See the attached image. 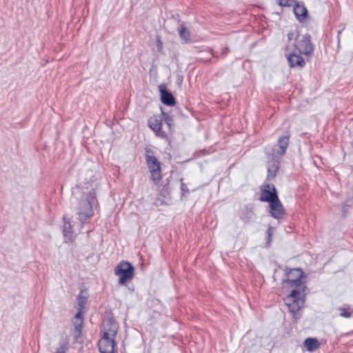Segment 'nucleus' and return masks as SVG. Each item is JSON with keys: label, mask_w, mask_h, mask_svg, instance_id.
Instances as JSON below:
<instances>
[{"label": "nucleus", "mask_w": 353, "mask_h": 353, "mask_svg": "<svg viewBox=\"0 0 353 353\" xmlns=\"http://www.w3.org/2000/svg\"><path fill=\"white\" fill-rule=\"evenodd\" d=\"M285 303L288 306L290 312L293 314V316L296 319L299 318V316H296L299 315V311L304 304V301L290 300V301H285Z\"/></svg>", "instance_id": "obj_17"}, {"label": "nucleus", "mask_w": 353, "mask_h": 353, "mask_svg": "<svg viewBox=\"0 0 353 353\" xmlns=\"http://www.w3.org/2000/svg\"><path fill=\"white\" fill-rule=\"evenodd\" d=\"M268 163V174L266 179L271 181L275 178L279 170L280 159L274 157H267Z\"/></svg>", "instance_id": "obj_11"}, {"label": "nucleus", "mask_w": 353, "mask_h": 353, "mask_svg": "<svg viewBox=\"0 0 353 353\" xmlns=\"http://www.w3.org/2000/svg\"><path fill=\"white\" fill-rule=\"evenodd\" d=\"M63 235L65 238V243L73 241V225L70 218L63 216Z\"/></svg>", "instance_id": "obj_14"}, {"label": "nucleus", "mask_w": 353, "mask_h": 353, "mask_svg": "<svg viewBox=\"0 0 353 353\" xmlns=\"http://www.w3.org/2000/svg\"><path fill=\"white\" fill-rule=\"evenodd\" d=\"M340 312L339 316L343 318H350L352 316L353 310L348 305L338 307Z\"/></svg>", "instance_id": "obj_20"}, {"label": "nucleus", "mask_w": 353, "mask_h": 353, "mask_svg": "<svg viewBox=\"0 0 353 353\" xmlns=\"http://www.w3.org/2000/svg\"><path fill=\"white\" fill-rule=\"evenodd\" d=\"M293 12L297 21L300 23L304 22L308 17V12L303 3L296 2L294 4Z\"/></svg>", "instance_id": "obj_13"}, {"label": "nucleus", "mask_w": 353, "mask_h": 353, "mask_svg": "<svg viewBox=\"0 0 353 353\" xmlns=\"http://www.w3.org/2000/svg\"><path fill=\"white\" fill-rule=\"evenodd\" d=\"M269 213L272 217L276 220L283 219L285 214V209L279 198L269 203Z\"/></svg>", "instance_id": "obj_9"}, {"label": "nucleus", "mask_w": 353, "mask_h": 353, "mask_svg": "<svg viewBox=\"0 0 353 353\" xmlns=\"http://www.w3.org/2000/svg\"><path fill=\"white\" fill-rule=\"evenodd\" d=\"M69 345H70L68 340L61 341L59 343V346L53 353H67L69 350Z\"/></svg>", "instance_id": "obj_21"}, {"label": "nucleus", "mask_w": 353, "mask_h": 353, "mask_svg": "<svg viewBox=\"0 0 353 353\" xmlns=\"http://www.w3.org/2000/svg\"><path fill=\"white\" fill-rule=\"evenodd\" d=\"M156 46H157L158 52H161L163 50V42L161 41L160 37H157L156 39Z\"/></svg>", "instance_id": "obj_30"}, {"label": "nucleus", "mask_w": 353, "mask_h": 353, "mask_svg": "<svg viewBox=\"0 0 353 353\" xmlns=\"http://www.w3.org/2000/svg\"><path fill=\"white\" fill-rule=\"evenodd\" d=\"M179 36L185 42L190 41V32L185 27H181L179 30Z\"/></svg>", "instance_id": "obj_23"}, {"label": "nucleus", "mask_w": 353, "mask_h": 353, "mask_svg": "<svg viewBox=\"0 0 353 353\" xmlns=\"http://www.w3.org/2000/svg\"><path fill=\"white\" fill-rule=\"evenodd\" d=\"M285 273L287 276L283 281V283H288L290 285H299L304 284L302 282V279L304 276V272L301 268H285Z\"/></svg>", "instance_id": "obj_6"}, {"label": "nucleus", "mask_w": 353, "mask_h": 353, "mask_svg": "<svg viewBox=\"0 0 353 353\" xmlns=\"http://www.w3.org/2000/svg\"><path fill=\"white\" fill-rule=\"evenodd\" d=\"M108 325L109 326L108 329L103 332L102 339L99 341V349L114 353L116 346L115 337L117 334L118 327L113 319H108Z\"/></svg>", "instance_id": "obj_2"}, {"label": "nucleus", "mask_w": 353, "mask_h": 353, "mask_svg": "<svg viewBox=\"0 0 353 353\" xmlns=\"http://www.w3.org/2000/svg\"><path fill=\"white\" fill-rule=\"evenodd\" d=\"M343 30H344V28H342L341 30H339L337 31V39H338L339 44L340 43V36Z\"/></svg>", "instance_id": "obj_34"}, {"label": "nucleus", "mask_w": 353, "mask_h": 353, "mask_svg": "<svg viewBox=\"0 0 353 353\" xmlns=\"http://www.w3.org/2000/svg\"><path fill=\"white\" fill-rule=\"evenodd\" d=\"M72 193L77 202V214L83 228L86 221L94 214L93 207L97 203L96 192L93 188L84 187L79 183L72 189Z\"/></svg>", "instance_id": "obj_1"}, {"label": "nucleus", "mask_w": 353, "mask_h": 353, "mask_svg": "<svg viewBox=\"0 0 353 353\" xmlns=\"http://www.w3.org/2000/svg\"><path fill=\"white\" fill-rule=\"evenodd\" d=\"M145 160L149 170L161 169V164L152 150L145 149Z\"/></svg>", "instance_id": "obj_15"}, {"label": "nucleus", "mask_w": 353, "mask_h": 353, "mask_svg": "<svg viewBox=\"0 0 353 353\" xmlns=\"http://www.w3.org/2000/svg\"><path fill=\"white\" fill-rule=\"evenodd\" d=\"M290 135L281 136L279 138L277 143L265 148L267 157H274L281 159L286 152L289 145Z\"/></svg>", "instance_id": "obj_4"}, {"label": "nucleus", "mask_w": 353, "mask_h": 353, "mask_svg": "<svg viewBox=\"0 0 353 353\" xmlns=\"http://www.w3.org/2000/svg\"><path fill=\"white\" fill-rule=\"evenodd\" d=\"M229 52L228 48L225 47L222 50L221 54L225 56Z\"/></svg>", "instance_id": "obj_33"}, {"label": "nucleus", "mask_w": 353, "mask_h": 353, "mask_svg": "<svg viewBox=\"0 0 353 353\" xmlns=\"http://www.w3.org/2000/svg\"><path fill=\"white\" fill-rule=\"evenodd\" d=\"M159 90L162 103L168 106H174L176 104L175 97L170 90H167L165 85H159Z\"/></svg>", "instance_id": "obj_12"}, {"label": "nucleus", "mask_w": 353, "mask_h": 353, "mask_svg": "<svg viewBox=\"0 0 353 353\" xmlns=\"http://www.w3.org/2000/svg\"><path fill=\"white\" fill-rule=\"evenodd\" d=\"M278 198V192L274 184L266 183L261 187L260 201L269 203Z\"/></svg>", "instance_id": "obj_7"}, {"label": "nucleus", "mask_w": 353, "mask_h": 353, "mask_svg": "<svg viewBox=\"0 0 353 353\" xmlns=\"http://www.w3.org/2000/svg\"><path fill=\"white\" fill-rule=\"evenodd\" d=\"M148 126L155 133L156 136L168 140V134L162 130L163 119L160 116L154 115L148 121Z\"/></svg>", "instance_id": "obj_8"}, {"label": "nucleus", "mask_w": 353, "mask_h": 353, "mask_svg": "<svg viewBox=\"0 0 353 353\" xmlns=\"http://www.w3.org/2000/svg\"><path fill=\"white\" fill-rule=\"evenodd\" d=\"M303 54H300L296 50H294L287 54L286 59L288 61L289 66L293 68L302 69L305 65V61L302 57Z\"/></svg>", "instance_id": "obj_10"}, {"label": "nucleus", "mask_w": 353, "mask_h": 353, "mask_svg": "<svg viewBox=\"0 0 353 353\" xmlns=\"http://www.w3.org/2000/svg\"><path fill=\"white\" fill-rule=\"evenodd\" d=\"M291 286L294 287V288L291 291L290 294L284 298V301H290V300L304 301V299L302 297L301 292L305 291V285L304 284H300L299 285Z\"/></svg>", "instance_id": "obj_16"}, {"label": "nucleus", "mask_w": 353, "mask_h": 353, "mask_svg": "<svg viewBox=\"0 0 353 353\" xmlns=\"http://www.w3.org/2000/svg\"><path fill=\"white\" fill-rule=\"evenodd\" d=\"M83 323V322H82V321L80 322L76 321L74 323V330L77 334V336H79L81 334Z\"/></svg>", "instance_id": "obj_28"}, {"label": "nucleus", "mask_w": 353, "mask_h": 353, "mask_svg": "<svg viewBox=\"0 0 353 353\" xmlns=\"http://www.w3.org/2000/svg\"><path fill=\"white\" fill-rule=\"evenodd\" d=\"M288 39L289 41L292 40L294 38V34L292 31H290L287 34Z\"/></svg>", "instance_id": "obj_32"}, {"label": "nucleus", "mask_w": 353, "mask_h": 353, "mask_svg": "<svg viewBox=\"0 0 353 353\" xmlns=\"http://www.w3.org/2000/svg\"><path fill=\"white\" fill-rule=\"evenodd\" d=\"M293 46L294 50L300 54L307 57H312L314 54V45L312 43L311 36L308 33L303 34L300 39L296 37Z\"/></svg>", "instance_id": "obj_5"}, {"label": "nucleus", "mask_w": 353, "mask_h": 353, "mask_svg": "<svg viewBox=\"0 0 353 353\" xmlns=\"http://www.w3.org/2000/svg\"><path fill=\"white\" fill-rule=\"evenodd\" d=\"M114 274L119 276V284L125 285L134 276V267L128 261H121L114 269Z\"/></svg>", "instance_id": "obj_3"}, {"label": "nucleus", "mask_w": 353, "mask_h": 353, "mask_svg": "<svg viewBox=\"0 0 353 353\" xmlns=\"http://www.w3.org/2000/svg\"><path fill=\"white\" fill-rule=\"evenodd\" d=\"M75 319L76 321L80 322L82 321V322H83V312L81 309H79V311L75 314Z\"/></svg>", "instance_id": "obj_31"}, {"label": "nucleus", "mask_w": 353, "mask_h": 353, "mask_svg": "<svg viewBox=\"0 0 353 353\" xmlns=\"http://www.w3.org/2000/svg\"><path fill=\"white\" fill-rule=\"evenodd\" d=\"M252 212L250 210H246L243 212L241 215V219L244 221V223H248L252 218Z\"/></svg>", "instance_id": "obj_25"}, {"label": "nucleus", "mask_w": 353, "mask_h": 353, "mask_svg": "<svg viewBox=\"0 0 353 353\" xmlns=\"http://www.w3.org/2000/svg\"><path fill=\"white\" fill-rule=\"evenodd\" d=\"M78 305L79 309L83 310L87 303V297L83 296L81 293L78 295Z\"/></svg>", "instance_id": "obj_26"}, {"label": "nucleus", "mask_w": 353, "mask_h": 353, "mask_svg": "<svg viewBox=\"0 0 353 353\" xmlns=\"http://www.w3.org/2000/svg\"><path fill=\"white\" fill-rule=\"evenodd\" d=\"M297 2L296 0H279V5L281 7H290L294 6V4Z\"/></svg>", "instance_id": "obj_27"}, {"label": "nucleus", "mask_w": 353, "mask_h": 353, "mask_svg": "<svg viewBox=\"0 0 353 353\" xmlns=\"http://www.w3.org/2000/svg\"><path fill=\"white\" fill-rule=\"evenodd\" d=\"M274 230V228L273 227L269 225V227L266 231V234H267L266 246L267 247H269L270 245V243L272 242V236Z\"/></svg>", "instance_id": "obj_24"}, {"label": "nucleus", "mask_w": 353, "mask_h": 353, "mask_svg": "<svg viewBox=\"0 0 353 353\" xmlns=\"http://www.w3.org/2000/svg\"><path fill=\"white\" fill-rule=\"evenodd\" d=\"M181 195L184 196L186 193H188L189 189L185 183L183 182V179H181Z\"/></svg>", "instance_id": "obj_29"}, {"label": "nucleus", "mask_w": 353, "mask_h": 353, "mask_svg": "<svg viewBox=\"0 0 353 353\" xmlns=\"http://www.w3.org/2000/svg\"><path fill=\"white\" fill-rule=\"evenodd\" d=\"M343 216H345V214L347 213L346 206L343 205L342 208Z\"/></svg>", "instance_id": "obj_35"}, {"label": "nucleus", "mask_w": 353, "mask_h": 353, "mask_svg": "<svg viewBox=\"0 0 353 353\" xmlns=\"http://www.w3.org/2000/svg\"><path fill=\"white\" fill-rule=\"evenodd\" d=\"M305 349L310 352H314L320 347V343L316 338L308 337L303 342Z\"/></svg>", "instance_id": "obj_18"}, {"label": "nucleus", "mask_w": 353, "mask_h": 353, "mask_svg": "<svg viewBox=\"0 0 353 353\" xmlns=\"http://www.w3.org/2000/svg\"><path fill=\"white\" fill-rule=\"evenodd\" d=\"M151 179L155 184H158L161 180V169L150 170Z\"/></svg>", "instance_id": "obj_22"}, {"label": "nucleus", "mask_w": 353, "mask_h": 353, "mask_svg": "<svg viewBox=\"0 0 353 353\" xmlns=\"http://www.w3.org/2000/svg\"><path fill=\"white\" fill-rule=\"evenodd\" d=\"M161 115H162V119H163V121H164L168 127V130L169 132L172 134L173 132V125H174V119H173V116L169 113V112H165L163 111V110L161 108Z\"/></svg>", "instance_id": "obj_19"}]
</instances>
